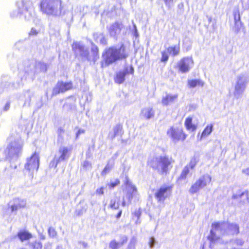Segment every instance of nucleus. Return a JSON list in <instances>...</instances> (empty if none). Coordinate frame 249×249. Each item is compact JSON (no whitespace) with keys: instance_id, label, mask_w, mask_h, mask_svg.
<instances>
[{"instance_id":"obj_1","label":"nucleus","mask_w":249,"mask_h":249,"mask_svg":"<svg viewBox=\"0 0 249 249\" xmlns=\"http://www.w3.org/2000/svg\"><path fill=\"white\" fill-rule=\"evenodd\" d=\"M128 56L125 46L122 44L119 48L111 46L106 49L102 53L101 67L106 68L117 61L126 59Z\"/></svg>"},{"instance_id":"obj_2","label":"nucleus","mask_w":249,"mask_h":249,"mask_svg":"<svg viewBox=\"0 0 249 249\" xmlns=\"http://www.w3.org/2000/svg\"><path fill=\"white\" fill-rule=\"evenodd\" d=\"M39 9L43 14L47 16L58 17L65 13L62 0H41Z\"/></svg>"},{"instance_id":"obj_3","label":"nucleus","mask_w":249,"mask_h":249,"mask_svg":"<svg viewBox=\"0 0 249 249\" xmlns=\"http://www.w3.org/2000/svg\"><path fill=\"white\" fill-rule=\"evenodd\" d=\"M174 160L171 157L167 156H161L159 158L149 159L147 161V165L153 170H157L160 175H167L172 168Z\"/></svg>"},{"instance_id":"obj_4","label":"nucleus","mask_w":249,"mask_h":249,"mask_svg":"<svg viewBox=\"0 0 249 249\" xmlns=\"http://www.w3.org/2000/svg\"><path fill=\"white\" fill-rule=\"evenodd\" d=\"M167 134L175 142H184L188 136L183 128L173 126L168 129Z\"/></svg>"},{"instance_id":"obj_5","label":"nucleus","mask_w":249,"mask_h":249,"mask_svg":"<svg viewBox=\"0 0 249 249\" xmlns=\"http://www.w3.org/2000/svg\"><path fill=\"white\" fill-rule=\"evenodd\" d=\"M211 181V177L208 175H204L199 178L189 189L191 194L197 193L200 189L206 186Z\"/></svg>"},{"instance_id":"obj_6","label":"nucleus","mask_w":249,"mask_h":249,"mask_svg":"<svg viewBox=\"0 0 249 249\" xmlns=\"http://www.w3.org/2000/svg\"><path fill=\"white\" fill-rule=\"evenodd\" d=\"M173 185H163L158 189L154 196L158 202H163L172 194Z\"/></svg>"},{"instance_id":"obj_7","label":"nucleus","mask_w":249,"mask_h":249,"mask_svg":"<svg viewBox=\"0 0 249 249\" xmlns=\"http://www.w3.org/2000/svg\"><path fill=\"white\" fill-rule=\"evenodd\" d=\"M194 60L192 56L182 57L177 64L179 71L181 73L188 72L194 65Z\"/></svg>"},{"instance_id":"obj_8","label":"nucleus","mask_w":249,"mask_h":249,"mask_svg":"<svg viewBox=\"0 0 249 249\" xmlns=\"http://www.w3.org/2000/svg\"><path fill=\"white\" fill-rule=\"evenodd\" d=\"M180 44L171 46L166 49V51H163L161 52V56L160 61L162 62L166 63L169 59V55L175 56L179 54Z\"/></svg>"},{"instance_id":"obj_9","label":"nucleus","mask_w":249,"mask_h":249,"mask_svg":"<svg viewBox=\"0 0 249 249\" xmlns=\"http://www.w3.org/2000/svg\"><path fill=\"white\" fill-rule=\"evenodd\" d=\"M73 89V85L72 81L63 82L59 81L53 89L52 95H56L60 93H64L68 90Z\"/></svg>"},{"instance_id":"obj_10","label":"nucleus","mask_w":249,"mask_h":249,"mask_svg":"<svg viewBox=\"0 0 249 249\" xmlns=\"http://www.w3.org/2000/svg\"><path fill=\"white\" fill-rule=\"evenodd\" d=\"M70 152L71 150L67 147L60 148L59 150L60 154L59 157L57 159H53L50 162V166L56 168L60 161L64 160L69 157Z\"/></svg>"},{"instance_id":"obj_11","label":"nucleus","mask_w":249,"mask_h":249,"mask_svg":"<svg viewBox=\"0 0 249 249\" xmlns=\"http://www.w3.org/2000/svg\"><path fill=\"white\" fill-rule=\"evenodd\" d=\"M92 53L91 57L90 55L88 49H85V46L83 48L82 50L79 51L80 55L82 57L85 58L88 60H90L91 58L95 61L99 58V50L97 47H92L91 49Z\"/></svg>"},{"instance_id":"obj_12","label":"nucleus","mask_w":249,"mask_h":249,"mask_svg":"<svg viewBox=\"0 0 249 249\" xmlns=\"http://www.w3.org/2000/svg\"><path fill=\"white\" fill-rule=\"evenodd\" d=\"M39 165V156L37 153H34L30 159L28 160L25 165V168L26 170L30 171L36 170L38 169Z\"/></svg>"},{"instance_id":"obj_13","label":"nucleus","mask_w":249,"mask_h":249,"mask_svg":"<svg viewBox=\"0 0 249 249\" xmlns=\"http://www.w3.org/2000/svg\"><path fill=\"white\" fill-rule=\"evenodd\" d=\"M25 201L19 198H15L13 199V203L11 205L8 204L7 211L10 213L16 212L19 209L24 208L25 206Z\"/></svg>"},{"instance_id":"obj_14","label":"nucleus","mask_w":249,"mask_h":249,"mask_svg":"<svg viewBox=\"0 0 249 249\" xmlns=\"http://www.w3.org/2000/svg\"><path fill=\"white\" fill-rule=\"evenodd\" d=\"M133 73L134 69L132 67H130L129 71L127 68H125L124 71H119L116 73L114 78V82L118 84H121L124 81L125 77L127 74L129 73L132 74Z\"/></svg>"},{"instance_id":"obj_15","label":"nucleus","mask_w":249,"mask_h":249,"mask_svg":"<svg viewBox=\"0 0 249 249\" xmlns=\"http://www.w3.org/2000/svg\"><path fill=\"white\" fill-rule=\"evenodd\" d=\"M22 146L16 142L11 143L8 147L9 153L13 157H18L21 153Z\"/></svg>"},{"instance_id":"obj_16","label":"nucleus","mask_w":249,"mask_h":249,"mask_svg":"<svg viewBox=\"0 0 249 249\" xmlns=\"http://www.w3.org/2000/svg\"><path fill=\"white\" fill-rule=\"evenodd\" d=\"M124 185L128 187L131 191H128L127 193V198L129 201H131L132 198L133 197L134 194L137 192V189L136 187L133 185L128 179H127L125 182Z\"/></svg>"},{"instance_id":"obj_17","label":"nucleus","mask_w":249,"mask_h":249,"mask_svg":"<svg viewBox=\"0 0 249 249\" xmlns=\"http://www.w3.org/2000/svg\"><path fill=\"white\" fill-rule=\"evenodd\" d=\"M128 238L126 236H123L121 239V242H118L115 240L111 241L109 244V247L111 249H118L120 246H123L127 242Z\"/></svg>"},{"instance_id":"obj_18","label":"nucleus","mask_w":249,"mask_h":249,"mask_svg":"<svg viewBox=\"0 0 249 249\" xmlns=\"http://www.w3.org/2000/svg\"><path fill=\"white\" fill-rule=\"evenodd\" d=\"M228 232L232 235H237L240 233V227L238 224L229 223L227 226Z\"/></svg>"},{"instance_id":"obj_19","label":"nucleus","mask_w":249,"mask_h":249,"mask_svg":"<svg viewBox=\"0 0 249 249\" xmlns=\"http://www.w3.org/2000/svg\"><path fill=\"white\" fill-rule=\"evenodd\" d=\"M17 236L21 242L30 240L32 238V234L27 231L22 230L19 231Z\"/></svg>"},{"instance_id":"obj_20","label":"nucleus","mask_w":249,"mask_h":249,"mask_svg":"<svg viewBox=\"0 0 249 249\" xmlns=\"http://www.w3.org/2000/svg\"><path fill=\"white\" fill-rule=\"evenodd\" d=\"M178 97V94H167L165 97L162 98L161 103L163 105L167 106L177 100Z\"/></svg>"},{"instance_id":"obj_21","label":"nucleus","mask_w":249,"mask_h":249,"mask_svg":"<svg viewBox=\"0 0 249 249\" xmlns=\"http://www.w3.org/2000/svg\"><path fill=\"white\" fill-rule=\"evenodd\" d=\"M184 125L187 130L192 131H195L197 128V125L193 124V118L191 116L186 118Z\"/></svg>"},{"instance_id":"obj_22","label":"nucleus","mask_w":249,"mask_h":249,"mask_svg":"<svg viewBox=\"0 0 249 249\" xmlns=\"http://www.w3.org/2000/svg\"><path fill=\"white\" fill-rule=\"evenodd\" d=\"M141 114L146 119H149L154 116V110L152 107H145L141 110Z\"/></svg>"},{"instance_id":"obj_23","label":"nucleus","mask_w":249,"mask_h":249,"mask_svg":"<svg viewBox=\"0 0 249 249\" xmlns=\"http://www.w3.org/2000/svg\"><path fill=\"white\" fill-rule=\"evenodd\" d=\"M204 85V82L200 79H190L187 82V85L189 88H194L196 87H202Z\"/></svg>"},{"instance_id":"obj_24","label":"nucleus","mask_w":249,"mask_h":249,"mask_svg":"<svg viewBox=\"0 0 249 249\" xmlns=\"http://www.w3.org/2000/svg\"><path fill=\"white\" fill-rule=\"evenodd\" d=\"M213 125L212 124H208L202 132L199 139L201 140L204 138L209 135L212 132Z\"/></svg>"},{"instance_id":"obj_25","label":"nucleus","mask_w":249,"mask_h":249,"mask_svg":"<svg viewBox=\"0 0 249 249\" xmlns=\"http://www.w3.org/2000/svg\"><path fill=\"white\" fill-rule=\"evenodd\" d=\"M84 46L80 44L79 42H74L71 45V48L73 52L77 55L79 51L82 50Z\"/></svg>"},{"instance_id":"obj_26","label":"nucleus","mask_w":249,"mask_h":249,"mask_svg":"<svg viewBox=\"0 0 249 249\" xmlns=\"http://www.w3.org/2000/svg\"><path fill=\"white\" fill-rule=\"evenodd\" d=\"M244 195H245L246 198L248 199L249 195L248 194L247 192H242L241 194H234L232 195L231 198L233 199L237 200L238 202L239 203H243L244 202V201L241 199V197Z\"/></svg>"},{"instance_id":"obj_27","label":"nucleus","mask_w":249,"mask_h":249,"mask_svg":"<svg viewBox=\"0 0 249 249\" xmlns=\"http://www.w3.org/2000/svg\"><path fill=\"white\" fill-rule=\"evenodd\" d=\"M198 161L199 159L197 157L194 156L191 159L190 162L186 166H188L189 168L192 169L195 168Z\"/></svg>"},{"instance_id":"obj_28","label":"nucleus","mask_w":249,"mask_h":249,"mask_svg":"<svg viewBox=\"0 0 249 249\" xmlns=\"http://www.w3.org/2000/svg\"><path fill=\"white\" fill-rule=\"evenodd\" d=\"M233 15L235 25H237L239 23H240V25H242V23L241 22V18L239 10H237L234 11Z\"/></svg>"},{"instance_id":"obj_29","label":"nucleus","mask_w":249,"mask_h":249,"mask_svg":"<svg viewBox=\"0 0 249 249\" xmlns=\"http://www.w3.org/2000/svg\"><path fill=\"white\" fill-rule=\"evenodd\" d=\"M190 172V168L188 166H185L181 171V173L179 177L180 179H185Z\"/></svg>"},{"instance_id":"obj_30","label":"nucleus","mask_w":249,"mask_h":249,"mask_svg":"<svg viewBox=\"0 0 249 249\" xmlns=\"http://www.w3.org/2000/svg\"><path fill=\"white\" fill-rule=\"evenodd\" d=\"M207 239L212 243L215 242L219 239V237L216 236L215 233L213 230L210 231V234L208 236Z\"/></svg>"},{"instance_id":"obj_31","label":"nucleus","mask_w":249,"mask_h":249,"mask_svg":"<svg viewBox=\"0 0 249 249\" xmlns=\"http://www.w3.org/2000/svg\"><path fill=\"white\" fill-rule=\"evenodd\" d=\"M225 224L224 222H214L212 224V227L213 231H216L221 228L222 226Z\"/></svg>"},{"instance_id":"obj_32","label":"nucleus","mask_w":249,"mask_h":249,"mask_svg":"<svg viewBox=\"0 0 249 249\" xmlns=\"http://www.w3.org/2000/svg\"><path fill=\"white\" fill-rule=\"evenodd\" d=\"M109 207L112 209L117 210L119 208V204L116 200L111 199L110 201Z\"/></svg>"},{"instance_id":"obj_33","label":"nucleus","mask_w":249,"mask_h":249,"mask_svg":"<svg viewBox=\"0 0 249 249\" xmlns=\"http://www.w3.org/2000/svg\"><path fill=\"white\" fill-rule=\"evenodd\" d=\"M120 184V180L117 178L113 182H111L107 184L109 189H112L118 186Z\"/></svg>"},{"instance_id":"obj_34","label":"nucleus","mask_w":249,"mask_h":249,"mask_svg":"<svg viewBox=\"0 0 249 249\" xmlns=\"http://www.w3.org/2000/svg\"><path fill=\"white\" fill-rule=\"evenodd\" d=\"M122 130V126L121 124L116 125L113 128L114 131V136L115 137L116 136L118 135Z\"/></svg>"},{"instance_id":"obj_35","label":"nucleus","mask_w":249,"mask_h":249,"mask_svg":"<svg viewBox=\"0 0 249 249\" xmlns=\"http://www.w3.org/2000/svg\"><path fill=\"white\" fill-rule=\"evenodd\" d=\"M105 188L104 187H101L97 188L95 191V194L98 196H102L104 194Z\"/></svg>"},{"instance_id":"obj_36","label":"nucleus","mask_w":249,"mask_h":249,"mask_svg":"<svg viewBox=\"0 0 249 249\" xmlns=\"http://www.w3.org/2000/svg\"><path fill=\"white\" fill-rule=\"evenodd\" d=\"M48 233L50 236L54 237L56 235V232L54 228L50 227L48 229Z\"/></svg>"},{"instance_id":"obj_37","label":"nucleus","mask_w":249,"mask_h":249,"mask_svg":"<svg viewBox=\"0 0 249 249\" xmlns=\"http://www.w3.org/2000/svg\"><path fill=\"white\" fill-rule=\"evenodd\" d=\"M141 213H142V212L140 209L138 210H136L133 213V214L134 215V216H136L138 219H139L140 217V216L141 215Z\"/></svg>"},{"instance_id":"obj_38","label":"nucleus","mask_w":249,"mask_h":249,"mask_svg":"<svg viewBox=\"0 0 249 249\" xmlns=\"http://www.w3.org/2000/svg\"><path fill=\"white\" fill-rule=\"evenodd\" d=\"M38 34V32L34 28H32L30 32L29 33V36H36Z\"/></svg>"},{"instance_id":"obj_39","label":"nucleus","mask_w":249,"mask_h":249,"mask_svg":"<svg viewBox=\"0 0 249 249\" xmlns=\"http://www.w3.org/2000/svg\"><path fill=\"white\" fill-rule=\"evenodd\" d=\"M235 243L237 245L241 246L243 245V244L244 243V241L243 240H242V239H237L235 240Z\"/></svg>"},{"instance_id":"obj_40","label":"nucleus","mask_w":249,"mask_h":249,"mask_svg":"<svg viewBox=\"0 0 249 249\" xmlns=\"http://www.w3.org/2000/svg\"><path fill=\"white\" fill-rule=\"evenodd\" d=\"M85 132V130L84 129H79L78 130V131L77 132L76 134V138H78L79 136L82 134V133H84Z\"/></svg>"},{"instance_id":"obj_41","label":"nucleus","mask_w":249,"mask_h":249,"mask_svg":"<svg viewBox=\"0 0 249 249\" xmlns=\"http://www.w3.org/2000/svg\"><path fill=\"white\" fill-rule=\"evenodd\" d=\"M242 172L246 175L249 176V167L243 169Z\"/></svg>"},{"instance_id":"obj_42","label":"nucleus","mask_w":249,"mask_h":249,"mask_svg":"<svg viewBox=\"0 0 249 249\" xmlns=\"http://www.w3.org/2000/svg\"><path fill=\"white\" fill-rule=\"evenodd\" d=\"M122 213V211L120 210L118 212V213H117V214H116V215L115 216L116 218L117 219L119 218L121 216Z\"/></svg>"},{"instance_id":"obj_43","label":"nucleus","mask_w":249,"mask_h":249,"mask_svg":"<svg viewBox=\"0 0 249 249\" xmlns=\"http://www.w3.org/2000/svg\"><path fill=\"white\" fill-rule=\"evenodd\" d=\"M240 87H242L243 89H244V87H245V86L242 85H236V87H235V89L237 91H239V89L240 88Z\"/></svg>"},{"instance_id":"obj_44","label":"nucleus","mask_w":249,"mask_h":249,"mask_svg":"<svg viewBox=\"0 0 249 249\" xmlns=\"http://www.w3.org/2000/svg\"><path fill=\"white\" fill-rule=\"evenodd\" d=\"M9 107H10V104L9 103H6L4 107V110L7 111V110H8Z\"/></svg>"},{"instance_id":"obj_45","label":"nucleus","mask_w":249,"mask_h":249,"mask_svg":"<svg viewBox=\"0 0 249 249\" xmlns=\"http://www.w3.org/2000/svg\"><path fill=\"white\" fill-rule=\"evenodd\" d=\"M59 131H60V133H61V132L63 133V132H64V130L62 128H60Z\"/></svg>"},{"instance_id":"obj_46","label":"nucleus","mask_w":249,"mask_h":249,"mask_svg":"<svg viewBox=\"0 0 249 249\" xmlns=\"http://www.w3.org/2000/svg\"><path fill=\"white\" fill-rule=\"evenodd\" d=\"M122 205L123 206H125V205H126V203H125V201H123L122 203Z\"/></svg>"},{"instance_id":"obj_47","label":"nucleus","mask_w":249,"mask_h":249,"mask_svg":"<svg viewBox=\"0 0 249 249\" xmlns=\"http://www.w3.org/2000/svg\"><path fill=\"white\" fill-rule=\"evenodd\" d=\"M173 0H164L165 3L168 2L170 1H172Z\"/></svg>"},{"instance_id":"obj_48","label":"nucleus","mask_w":249,"mask_h":249,"mask_svg":"<svg viewBox=\"0 0 249 249\" xmlns=\"http://www.w3.org/2000/svg\"><path fill=\"white\" fill-rule=\"evenodd\" d=\"M89 163L88 161L85 162L84 163V166L87 165H89Z\"/></svg>"},{"instance_id":"obj_49","label":"nucleus","mask_w":249,"mask_h":249,"mask_svg":"<svg viewBox=\"0 0 249 249\" xmlns=\"http://www.w3.org/2000/svg\"><path fill=\"white\" fill-rule=\"evenodd\" d=\"M42 65L44 66L45 68V71H46V70H47V65H46V64H43Z\"/></svg>"},{"instance_id":"obj_50","label":"nucleus","mask_w":249,"mask_h":249,"mask_svg":"<svg viewBox=\"0 0 249 249\" xmlns=\"http://www.w3.org/2000/svg\"><path fill=\"white\" fill-rule=\"evenodd\" d=\"M239 29H237V30H236V32H239Z\"/></svg>"}]
</instances>
